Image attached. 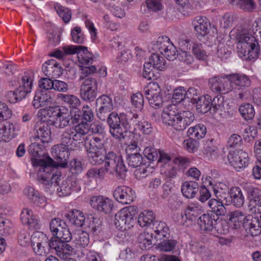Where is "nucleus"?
Wrapping results in <instances>:
<instances>
[{
  "instance_id": "obj_58",
  "label": "nucleus",
  "mask_w": 261,
  "mask_h": 261,
  "mask_svg": "<svg viewBox=\"0 0 261 261\" xmlns=\"http://www.w3.org/2000/svg\"><path fill=\"white\" fill-rule=\"evenodd\" d=\"M238 8L246 12H253L257 9V4L255 0H241Z\"/></svg>"
},
{
  "instance_id": "obj_14",
  "label": "nucleus",
  "mask_w": 261,
  "mask_h": 261,
  "mask_svg": "<svg viewBox=\"0 0 261 261\" xmlns=\"http://www.w3.org/2000/svg\"><path fill=\"white\" fill-rule=\"evenodd\" d=\"M91 206L100 212L106 214L111 212L113 207V201L109 198L102 196H93L90 200Z\"/></svg>"
},
{
  "instance_id": "obj_17",
  "label": "nucleus",
  "mask_w": 261,
  "mask_h": 261,
  "mask_svg": "<svg viewBox=\"0 0 261 261\" xmlns=\"http://www.w3.org/2000/svg\"><path fill=\"white\" fill-rule=\"evenodd\" d=\"M152 230L150 231L154 237L156 242L165 238H169V228L167 225L162 221H155L152 224Z\"/></svg>"
},
{
  "instance_id": "obj_1",
  "label": "nucleus",
  "mask_w": 261,
  "mask_h": 261,
  "mask_svg": "<svg viewBox=\"0 0 261 261\" xmlns=\"http://www.w3.org/2000/svg\"><path fill=\"white\" fill-rule=\"evenodd\" d=\"M33 165L38 168L37 176L38 180L45 185L56 187L59 185L61 178V172L56 167V162L50 157L47 156L45 160L34 159Z\"/></svg>"
},
{
  "instance_id": "obj_4",
  "label": "nucleus",
  "mask_w": 261,
  "mask_h": 261,
  "mask_svg": "<svg viewBox=\"0 0 261 261\" xmlns=\"http://www.w3.org/2000/svg\"><path fill=\"white\" fill-rule=\"evenodd\" d=\"M105 168L110 174H115L117 178L124 179L127 172L121 155H117L113 151L106 152L105 157Z\"/></svg>"
},
{
  "instance_id": "obj_29",
  "label": "nucleus",
  "mask_w": 261,
  "mask_h": 261,
  "mask_svg": "<svg viewBox=\"0 0 261 261\" xmlns=\"http://www.w3.org/2000/svg\"><path fill=\"white\" fill-rule=\"evenodd\" d=\"M73 129V133L74 135L73 139H75L76 142H80L87 140L86 135L90 129L89 124L87 122H82L75 125Z\"/></svg>"
},
{
  "instance_id": "obj_26",
  "label": "nucleus",
  "mask_w": 261,
  "mask_h": 261,
  "mask_svg": "<svg viewBox=\"0 0 261 261\" xmlns=\"http://www.w3.org/2000/svg\"><path fill=\"white\" fill-rule=\"evenodd\" d=\"M224 205L225 200H221L217 198L211 199L208 202V206L211 210L208 213L214 214L217 217L224 216L227 213Z\"/></svg>"
},
{
  "instance_id": "obj_21",
  "label": "nucleus",
  "mask_w": 261,
  "mask_h": 261,
  "mask_svg": "<svg viewBox=\"0 0 261 261\" xmlns=\"http://www.w3.org/2000/svg\"><path fill=\"white\" fill-rule=\"evenodd\" d=\"M42 71L44 74L51 78H56L62 74V68L55 60H50L43 64Z\"/></svg>"
},
{
  "instance_id": "obj_3",
  "label": "nucleus",
  "mask_w": 261,
  "mask_h": 261,
  "mask_svg": "<svg viewBox=\"0 0 261 261\" xmlns=\"http://www.w3.org/2000/svg\"><path fill=\"white\" fill-rule=\"evenodd\" d=\"M237 52L241 58L252 60L256 59L259 52L258 43L249 34L239 33L236 36Z\"/></svg>"
},
{
  "instance_id": "obj_6",
  "label": "nucleus",
  "mask_w": 261,
  "mask_h": 261,
  "mask_svg": "<svg viewBox=\"0 0 261 261\" xmlns=\"http://www.w3.org/2000/svg\"><path fill=\"white\" fill-rule=\"evenodd\" d=\"M137 207L129 206L122 208L115 215V225L121 231H125L133 227L135 223Z\"/></svg>"
},
{
  "instance_id": "obj_48",
  "label": "nucleus",
  "mask_w": 261,
  "mask_h": 261,
  "mask_svg": "<svg viewBox=\"0 0 261 261\" xmlns=\"http://www.w3.org/2000/svg\"><path fill=\"white\" fill-rule=\"evenodd\" d=\"M126 160L128 166L133 168H137L144 164L143 157L139 152L128 154Z\"/></svg>"
},
{
  "instance_id": "obj_39",
  "label": "nucleus",
  "mask_w": 261,
  "mask_h": 261,
  "mask_svg": "<svg viewBox=\"0 0 261 261\" xmlns=\"http://www.w3.org/2000/svg\"><path fill=\"white\" fill-rule=\"evenodd\" d=\"M58 97L73 109H77L81 105V101L76 96L70 94H59Z\"/></svg>"
},
{
  "instance_id": "obj_60",
  "label": "nucleus",
  "mask_w": 261,
  "mask_h": 261,
  "mask_svg": "<svg viewBox=\"0 0 261 261\" xmlns=\"http://www.w3.org/2000/svg\"><path fill=\"white\" fill-rule=\"evenodd\" d=\"M18 87L31 91L32 89L33 81L31 75L28 73H25L22 75L18 83Z\"/></svg>"
},
{
  "instance_id": "obj_45",
  "label": "nucleus",
  "mask_w": 261,
  "mask_h": 261,
  "mask_svg": "<svg viewBox=\"0 0 261 261\" xmlns=\"http://www.w3.org/2000/svg\"><path fill=\"white\" fill-rule=\"evenodd\" d=\"M88 158L90 162L93 165H97L101 164L104 162L106 151H99L87 152Z\"/></svg>"
},
{
  "instance_id": "obj_27",
  "label": "nucleus",
  "mask_w": 261,
  "mask_h": 261,
  "mask_svg": "<svg viewBox=\"0 0 261 261\" xmlns=\"http://www.w3.org/2000/svg\"><path fill=\"white\" fill-rule=\"evenodd\" d=\"M199 187V184L196 181H186L182 184L181 191L184 197L192 199L195 197Z\"/></svg>"
},
{
  "instance_id": "obj_18",
  "label": "nucleus",
  "mask_w": 261,
  "mask_h": 261,
  "mask_svg": "<svg viewBox=\"0 0 261 261\" xmlns=\"http://www.w3.org/2000/svg\"><path fill=\"white\" fill-rule=\"evenodd\" d=\"M58 186L59 187L57 189V194L60 197L67 196L72 192H77L81 190V186L76 181L68 178L63 180L62 184L60 186L59 184Z\"/></svg>"
},
{
  "instance_id": "obj_15",
  "label": "nucleus",
  "mask_w": 261,
  "mask_h": 261,
  "mask_svg": "<svg viewBox=\"0 0 261 261\" xmlns=\"http://www.w3.org/2000/svg\"><path fill=\"white\" fill-rule=\"evenodd\" d=\"M227 199H225V205L232 204L237 207H241L244 203V196L239 187H231L229 190Z\"/></svg>"
},
{
  "instance_id": "obj_49",
  "label": "nucleus",
  "mask_w": 261,
  "mask_h": 261,
  "mask_svg": "<svg viewBox=\"0 0 261 261\" xmlns=\"http://www.w3.org/2000/svg\"><path fill=\"white\" fill-rule=\"evenodd\" d=\"M239 112L242 117L246 120H251L255 115L254 108L250 103H245L241 106L239 108Z\"/></svg>"
},
{
  "instance_id": "obj_37",
  "label": "nucleus",
  "mask_w": 261,
  "mask_h": 261,
  "mask_svg": "<svg viewBox=\"0 0 261 261\" xmlns=\"http://www.w3.org/2000/svg\"><path fill=\"white\" fill-rule=\"evenodd\" d=\"M70 120V115L61 111L55 119L52 121L51 125L56 128H63L69 124Z\"/></svg>"
},
{
  "instance_id": "obj_25",
  "label": "nucleus",
  "mask_w": 261,
  "mask_h": 261,
  "mask_svg": "<svg viewBox=\"0 0 261 261\" xmlns=\"http://www.w3.org/2000/svg\"><path fill=\"white\" fill-rule=\"evenodd\" d=\"M20 220L24 225H28L32 229H39L38 220L35 216L33 215L31 210L24 208L21 212Z\"/></svg>"
},
{
  "instance_id": "obj_41",
  "label": "nucleus",
  "mask_w": 261,
  "mask_h": 261,
  "mask_svg": "<svg viewBox=\"0 0 261 261\" xmlns=\"http://www.w3.org/2000/svg\"><path fill=\"white\" fill-rule=\"evenodd\" d=\"M156 248L163 251L170 252L172 251L175 247L177 242L169 238H165L162 240H159Z\"/></svg>"
},
{
  "instance_id": "obj_11",
  "label": "nucleus",
  "mask_w": 261,
  "mask_h": 261,
  "mask_svg": "<svg viewBox=\"0 0 261 261\" xmlns=\"http://www.w3.org/2000/svg\"><path fill=\"white\" fill-rule=\"evenodd\" d=\"M227 159L229 164L238 171L244 169L248 162L247 153L242 150L230 151Z\"/></svg>"
},
{
  "instance_id": "obj_59",
  "label": "nucleus",
  "mask_w": 261,
  "mask_h": 261,
  "mask_svg": "<svg viewBox=\"0 0 261 261\" xmlns=\"http://www.w3.org/2000/svg\"><path fill=\"white\" fill-rule=\"evenodd\" d=\"M229 228L228 223L226 221L220 219L219 217H217L214 229L218 233L226 234L228 232Z\"/></svg>"
},
{
  "instance_id": "obj_54",
  "label": "nucleus",
  "mask_w": 261,
  "mask_h": 261,
  "mask_svg": "<svg viewBox=\"0 0 261 261\" xmlns=\"http://www.w3.org/2000/svg\"><path fill=\"white\" fill-rule=\"evenodd\" d=\"M48 238L46 235L40 231L34 232L31 238L32 245H40V244L44 245H46V243L48 242Z\"/></svg>"
},
{
  "instance_id": "obj_30",
  "label": "nucleus",
  "mask_w": 261,
  "mask_h": 261,
  "mask_svg": "<svg viewBox=\"0 0 261 261\" xmlns=\"http://www.w3.org/2000/svg\"><path fill=\"white\" fill-rule=\"evenodd\" d=\"M227 218L232 228L236 229L243 226V222H244L246 217L242 212L235 211L229 213L227 215Z\"/></svg>"
},
{
  "instance_id": "obj_5",
  "label": "nucleus",
  "mask_w": 261,
  "mask_h": 261,
  "mask_svg": "<svg viewBox=\"0 0 261 261\" xmlns=\"http://www.w3.org/2000/svg\"><path fill=\"white\" fill-rule=\"evenodd\" d=\"M109 126L110 134L116 139H124L125 133L124 127H126L125 114H118L116 112L111 113L106 120Z\"/></svg>"
},
{
  "instance_id": "obj_53",
  "label": "nucleus",
  "mask_w": 261,
  "mask_h": 261,
  "mask_svg": "<svg viewBox=\"0 0 261 261\" xmlns=\"http://www.w3.org/2000/svg\"><path fill=\"white\" fill-rule=\"evenodd\" d=\"M48 107V108L47 110L45 109L40 110L39 113H43L45 115H46L49 118L48 123L51 124L52 121L55 119L56 116L61 110L58 106L51 107L49 106Z\"/></svg>"
},
{
  "instance_id": "obj_16",
  "label": "nucleus",
  "mask_w": 261,
  "mask_h": 261,
  "mask_svg": "<svg viewBox=\"0 0 261 261\" xmlns=\"http://www.w3.org/2000/svg\"><path fill=\"white\" fill-rule=\"evenodd\" d=\"M217 220V216L214 214L207 212L198 218L197 224L201 231L204 232H210L214 229Z\"/></svg>"
},
{
  "instance_id": "obj_56",
  "label": "nucleus",
  "mask_w": 261,
  "mask_h": 261,
  "mask_svg": "<svg viewBox=\"0 0 261 261\" xmlns=\"http://www.w3.org/2000/svg\"><path fill=\"white\" fill-rule=\"evenodd\" d=\"M55 9L65 23H67L70 21L71 13L68 8H65L59 4L57 3L55 5Z\"/></svg>"
},
{
  "instance_id": "obj_9",
  "label": "nucleus",
  "mask_w": 261,
  "mask_h": 261,
  "mask_svg": "<svg viewBox=\"0 0 261 261\" xmlns=\"http://www.w3.org/2000/svg\"><path fill=\"white\" fill-rule=\"evenodd\" d=\"M95 105L97 118L101 121H106L114 109L112 98L103 94L96 99Z\"/></svg>"
},
{
  "instance_id": "obj_57",
  "label": "nucleus",
  "mask_w": 261,
  "mask_h": 261,
  "mask_svg": "<svg viewBox=\"0 0 261 261\" xmlns=\"http://www.w3.org/2000/svg\"><path fill=\"white\" fill-rule=\"evenodd\" d=\"M73 129L71 128L67 129L64 131L61 135L62 143L66 145V146H72L73 144H75V139H73L74 135L72 132Z\"/></svg>"
},
{
  "instance_id": "obj_24",
  "label": "nucleus",
  "mask_w": 261,
  "mask_h": 261,
  "mask_svg": "<svg viewBox=\"0 0 261 261\" xmlns=\"http://www.w3.org/2000/svg\"><path fill=\"white\" fill-rule=\"evenodd\" d=\"M37 135L31 138L32 141H38L46 145L50 141V129L47 123H40V126L37 130Z\"/></svg>"
},
{
  "instance_id": "obj_12",
  "label": "nucleus",
  "mask_w": 261,
  "mask_h": 261,
  "mask_svg": "<svg viewBox=\"0 0 261 261\" xmlns=\"http://www.w3.org/2000/svg\"><path fill=\"white\" fill-rule=\"evenodd\" d=\"M52 155L57 161L56 165L62 168H65L68 164L70 153L69 148L66 145L59 144L52 147Z\"/></svg>"
},
{
  "instance_id": "obj_7",
  "label": "nucleus",
  "mask_w": 261,
  "mask_h": 261,
  "mask_svg": "<svg viewBox=\"0 0 261 261\" xmlns=\"http://www.w3.org/2000/svg\"><path fill=\"white\" fill-rule=\"evenodd\" d=\"M98 81L95 78L87 77L80 86V95L86 101H93L97 96Z\"/></svg>"
},
{
  "instance_id": "obj_34",
  "label": "nucleus",
  "mask_w": 261,
  "mask_h": 261,
  "mask_svg": "<svg viewBox=\"0 0 261 261\" xmlns=\"http://www.w3.org/2000/svg\"><path fill=\"white\" fill-rule=\"evenodd\" d=\"M87 152L105 151L103 140L102 138L94 137L85 143Z\"/></svg>"
},
{
  "instance_id": "obj_63",
  "label": "nucleus",
  "mask_w": 261,
  "mask_h": 261,
  "mask_svg": "<svg viewBox=\"0 0 261 261\" xmlns=\"http://www.w3.org/2000/svg\"><path fill=\"white\" fill-rule=\"evenodd\" d=\"M81 52L77 56L79 61L84 65H88L91 64L93 61L92 56L90 53L87 49V51L83 48Z\"/></svg>"
},
{
  "instance_id": "obj_43",
  "label": "nucleus",
  "mask_w": 261,
  "mask_h": 261,
  "mask_svg": "<svg viewBox=\"0 0 261 261\" xmlns=\"http://www.w3.org/2000/svg\"><path fill=\"white\" fill-rule=\"evenodd\" d=\"M106 173H107V171L104 167L91 168L87 171L86 175L89 178L101 180L103 179Z\"/></svg>"
},
{
  "instance_id": "obj_35",
  "label": "nucleus",
  "mask_w": 261,
  "mask_h": 261,
  "mask_svg": "<svg viewBox=\"0 0 261 261\" xmlns=\"http://www.w3.org/2000/svg\"><path fill=\"white\" fill-rule=\"evenodd\" d=\"M155 216L151 211H144L138 218V222L141 227L150 226L154 222Z\"/></svg>"
},
{
  "instance_id": "obj_55",
  "label": "nucleus",
  "mask_w": 261,
  "mask_h": 261,
  "mask_svg": "<svg viewBox=\"0 0 261 261\" xmlns=\"http://www.w3.org/2000/svg\"><path fill=\"white\" fill-rule=\"evenodd\" d=\"M125 118L127 124L126 127H124L125 133H127L128 131H130L131 127L138 125L139 115L136 113L133 112H129L127 114H125Z\"/></svg>"
},
{
  "instance_id": "obj_19",
  "label": "nucleus",
  "mask_w": 261,
  "mask_h": 261,
  "mask_svg": "<svg viewBox=\"0 0 261 261\" xmlns=\"http://www.w3.org/2000/svg\"><path fill=\"white\" fill-rule=\"evenodd\" d=\"M115 199L122 204H130L134 200L132 189L126 186H119L114 191Z\"/></svg>"
},
{
  "instance_id": "obj_61",
  "label": "nucleus",
  "mask_w": 261,
  "mask_h": 261,
  "mask_svg": "<svg viewBox=\"0 0 261 261\" xmlns=\"http://www.w3.org/2000/svg\"><path fill=\"white\" fill-rule=\"evenodd\" d=\"M192 51L196 58L202 60L205 59L206 55L202 44L194 43L192 46Z\"/></svg>"
},
{
  "instance_id": "obj_38",
  "label": "nucleus",
  "mask_w": 261,
  "mask_h": 261,
  "mask_svg": "<svg viewBox=\"0 0 261 261\" xmlns=\"http://www.w3.org/2000/svg\"><path fill=\"white\" fill-rule=\"evenodd\" d=\"M206 132L205 126L202 124H198L188 129V135L191 138L200 139L203 138Z\"/></svg>"
},
{
  "instance_id": "obj_31",
  "label": "nucleus",
  "mask_w": 261,
  "mask_h": 261,
  "mask_svg": "<svg viewBox=\"0 0 261 261\" xmlns=\"http://www.w3.org/2000/svg\"><path fill=\"white\" fill-rule=\"evenodd\" d=\"M209 185L212 187L216 198L221 200L227 199L229 190L226 185L221 182L214 183L212 181L209 182Z\"/></svg>"
},
{
  "instance_id": "obj_13",
  "label": "nucleus",
  "mask_w": 261,
  "mask_h": 261,
  "mask_svg": "<svg viewBox=\"0 0 261 261\" xmlns=\"http://www.w3.org/2000/svg\"><path fill=\"white\" fill-rule=\"evenodd\" d=\"M54 104V98L51 92L38 90L35 92L32 106L35 109L47 108Z\"/></svg>"
},
{
  "instance_id": "obj_23",
  "label": "nucleus",
  "mask_w": 261,
  "mask_h": 261,
  "mask_svg": "<svg viewBox=\"0 0 261 261\" xmlns=\"http://www.w3.org/2000/svg\"><path fill=\"white\" fill-rule=\"evenodd\" d=\"M202 206L198 203H191L186 208L184 214L181 215L182 219L185 221H195L202 213Z\"/></svg>"
},
{
  "instance_id": "obj_47",
  "label": "nucleus",
  "mask_w": 261,
  "mask_h": 261,
  "mask_svg": "<svg viewBox=\"0 0 261 261\" xmlns=\"http://www.w3.org/2000/svg\"><path fill=\"white\" fill-rule=\"evenodd\" d=\"M224 97L221 95L215 96L213 100L211 99L210 103V113L214 114L218 111H222L224 109Z\"/></svg>"
},
{
  "instance_id": "obj_2",
  "label": "nucleus",
  "mask_w": 261,
  "mask_h": 261,
  "mask_svg": "<svg viewBox=\"0 0 261 261\" xmlns=\"http://www.w3.org/2000/svg\"><path fill=\"white\" fill-rule=\"evenodd\" d=\"M162 117L164 123L178 131L185 129L195 119L192 112L180 111L176 105L168 106L164 110Z\"/></svg>"
},
{
  "instance_id": "obj_20",
  "label": "nucleus",
  "mask_w": 261,
  "mask_h": 261,
  "mask_svg": "<svg viewBox=\"0 0 261 261\" xmlns=\"http://www.w3.org/2000/svg\"><path fill=\"white\" fill-rule=\"evenodd\" d=\"M243 227L247 233L252 236H256L261 233V227L259 222V217L249 215L246 217Z\"/></svg>"
},
{
  "instance_id": "obj_42",
  "label": "nucleus",
  "mask_w": 261,
  "mask_h": 261,
  "mask_svg": "<svg viewBox=\"0 0 261 261\" xmlns=\"http://www.w3.org/2000/svg\"><path fill=\"white\" fill-rule=\"evenodd\" d=\"M74 242L79 246L85 248L89 243V237L86 232L80 230L74 235Z\"/></svg>"
},
{
  "instance_id": "obj_40",
  "label": "nucleus",
  "mask_w": 261,
  "mask_h": 261,
  "mask_svg": "<svg viewBox=\"0 0 261 261\" xmlns=\"http://www.w3.org/2000/svg\"><path fill=\"white\" fill-rule=\"evenodd\" d=\"M153 240H154L153 234L148 230L142 233L138 237L140 246L143 249L150 248Z\"/></svg>"
},
{
  "instance_id": "obj_51",
  "label": "nucleus",
  "mask_w": 261,
  "mask_h": 261,
  "mask_svg": "<svg viewBox=\"0 0 261 261\" xmlns=\"http://www.w3.org/2000/svg\"><path fill=\"white\" fill-rule=\"evenodd\" d=\"M67 242H62L59 243L56 253L57 256L62 259L66 257L67 255L70 254L72 251V247L67 243Z\"/></svg>"
},
{
  "instance_id": "obj_10",
  "label": "nucleus",
  "mask_w": 261,
  "mask_h": 261,
  "mask_svg": "<svg viewBox=\"0 0 261 261\" xmlns=\"http://www.w3.org/2000/svg\"><path fill=\"white\" fill-rule=\"evenodd\" d=\"M229 75L214 76L210 78L208 84L212 91L224 94L232 91L233 87L228 77Z\"/></svg>"
},
{
  "instance_id": "obj_33",
  "label": "nucleus",
  "mask_w": 261,
  "mask_h": 261,
  "mask_svg": "<svg viewBox=\"0 0 261 261\" xmlns=\"http://www.w3.org/2000/svg\"><path fill=\"white\" fill-rule=\"evenodd\" d=\"M211 97L208 95H202L197 97L195 101L197 110L199 113L204 114L208 111L210 112V103Z\"/></svg>"
},
{
  "instance_id": "obj_50",
  "label": "nucleus",
  "mask_w": 261,
  "mask_h": 261,
  "mask_svg": "<svg viewBox=\"0 0 261 261\" xmlns=\"http://www.w3.org/2000/svg\"><path fill=\"white\" fill-rule=\"evenodd\" d=\"M149 63H151L152 67L157 70H162L165 65V61L163 57L158 54H152L149 57Z\"/></svg>"
},
{
  "instance_id": "obj_64",
  "label": "nucleus",
  "mask_w": 261,
  "mask_h": 261,
  "mask_svg": "<svg viewBox=\"0 0 261 261\" xmlns=\"http://www.w3.org/2000/svg\"><path fill=\"white\" fill-rule=\"evenodd\" d=\"M177 50L176 47L171 43L170 44H169L167 48L166 49L162 54L164 55L167 59L173 61L174 59H176L177 55Z\"/></svg>"
},
{
  "instance_id": "obj_8",
  "label": "nucleus",
  "mask_w": 261,
  "mask_h": 261,
  "mask_svg": "<svg viewBox=\"0 0 261 261\" xmlns=\"http://www.w3.org/2000/svg\"><path fill=\"white\" fill-rule=\"evenodd\" d=\"M143 92L151 107L158 109L162 106L163 100L158 83H149L144 87Z\"/></svg>"
},
{
  "instance_id": "obj_52",
  "label": "nucleus",
  "mask_w": 261,
  "mask_h": 261,
  "mask_svg": "<svg viewBox=\"0 0 261 261\" xmlns=\"http://www.w3.org/2000/svg\"><path fill=\"white\" fill-rule=\"evenodd\" d=\"M212 141H208L204 144L203 151L208 158L214 159L218 156V151L217 148L212 144Z\"/></svg>"
},
{
  "instance_id": "obj_44",
  "label": "nucleus",
  "mask_w": 261,
  "mask_h": 261,
  "mask_svg": "<svg viewBox=\"0 0 261 261\" xmlns=\"http://www.w3.org/2000/svg\"><path fill=\"white\" fill-rule=\"evenodd\" d=\"M171 43V42L168 37L166 36H160L154 42H153V47L152 49L156 51L158 50L162 54L167 48L169 44Z\"/></svg>"
},
{
  "instance_id": "obj_62",
  "label": "nucleus",
  "mask_w": 261,
  "mask_h": 261,
  "mask_svg": "<svg viewBox=\"0 0 261 261\" xmlns=\"http://www.w3.org/2000/svg\"><path fill=\"white\" fill-rule=\"evenodd\" d=\"M164 173L168 178H173L176 177L177 168L173 162L172 164L165 163L164 164Z\"/></svg>"
},
{
  "instance_id": "obj_36",
  "label": "nucleus",
  "mask_w": 261,
  "mask_h": 261,
  "mask_svg": "<svg viewBox=\"0 0 261 261\" xmlns=\"http://www.w3.org/2000/svg\"><path fill=\"white\" fill-rule=\"evenodd\" d=\"M228 77L232 84L240 87H249L250 85V80L245 74H229Z\"/></svg>"
},
{
  "instance_id": "obj_46",
  "label": "nucleus",
  "mask_w": 261,
  "mask_h": 261,
  "mask_svg": "<svg viewBox=\"0 0 261 261\" xmlns=\"http://www.w3.org/2000/svg\"><path fill=\"white\" fill-rule=\"evenodd\" d=\"M46 147V145L39 141H34L29 145L28 151L30 154L35 158L34 159H36V158L41 156L42 151Z\"/></svg>"
},
{
  "instance_id": "obj_28",
  "label": "nucleus",
  "mask_w": 261,
  "mask_h": 261,
  "mask_svg": "<svg viewBox=\"0 0 261 261\" xmlns=\"http://www.w3.org/2000/svg\"><path fill=\"white\" fill-rule=\"evenodd\" d=\"M194 30L197 34L202 36L206 35L209 32L210 23L205 17H196L192 21Z\"/></svg>"
},
{
  "instance_id": "obj_22",
  "label": "nucleus",
  "mask_w": 261,
  "mask_h": 261,
  "mask_svg": "<svg viewBox=\"0 0 261 261\" xmlns=\"http://www.w3.org/2000/svg\"><path fill=\"white\" fill-rule=\"evenodd\" d=\"M15 124L9 121L0 122V141L9 142L14 138L15 134Z\"/></svg>"
},
{
  "instance_id": "obj_32",
  "label": "nucleus",
  "mask_w": 261,
  "mask_h": 261,
  "mask_svg": "<svg viewBox=\"0 0 261 261\" xmlns=\"http://www.w3.org/2000/svg\"><path fill=\"white\" fill-rule=\"evenodd\" d=\"M65 217L70 223L76 227H82L84 224L85 217L83 213L77 210H72L66 214Z\"/></svg>"
}]
</instances>
